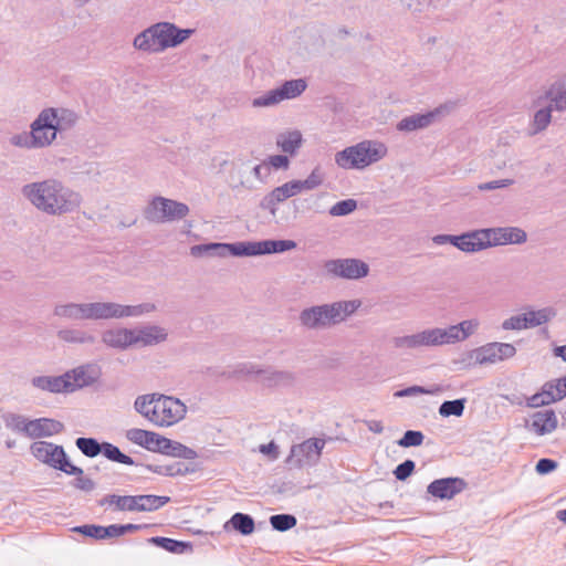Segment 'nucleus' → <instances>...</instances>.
Returning a JSON list of instances; mask_svg holds the SVG:
<instances>
[{"mask_svg": "<svg viewBox=\"0 0 566 566\" xmlns=\"http://www.w3.org/2000/svg\"><path fill=\"white\" fill-rule=\"evenodd\" d=\"M21 192L32 206L49 216L74 212L82 202L78 192L54 178L27 184L22 187Z\"/></svg>", "mask_w": 566, "mask_h": 566, "instance_id": "1", "label": "nucleus"}, {"mask_svg": "<svg viewBox=\"0 0 566 566\" xmlns=\"http://www.w3.org/2000/svg\"><path fill=\"white\" fill-rule=\"evenodd\" d=\"M360 304L359 300H352L314 305L302 310L298 319L307 329H321L344 322L358 310Z\"/></svg>", "mask_w": 566, "mask_h": 566, "instance_id": "2", "label": "nucleus"}, {"mask_svg": "<svg viewBox=\"0 0 566 566\" xmlns=\"http://www.w3.org/2000/svg\"><path fill=\"white\" fill-rule=\"evenodd\" d=\"M387 148L382 143L360 142L335 154V163L343 169H364L382 159Z\"/></svg>", "mask_w": 566, "mask_h": 566, "instance_id": "3", "label": "nucleus"}, {"mask_svg": "<svg viewBox=\"0 0 566 566\" xmlns=\"http://www.w3.org/2000/svg\"><path fill=\"white\" fill-rule=\"evenodd\" d=\"M56 139L51 118L43 108L30 125V132H22L10 137V144L25 149L45 148Z\"/></svg>", "mask_w": 566, "mask_h": 566, "instance_id": "4", "label": "nucleus"}, {"mask_svg": "<svg viewBox=\"0 0 566 566\" xmlns=\"http://www.w3.org/2000/svg\"><path fill=\"white\" fill-rule=\"evenodd\" d=\"M31 454L40 462L64 472L67 475H82L83 469L70 461L63 446L49 441H34L30 446Z\"/></svg>", "mask_w": 566, "mask_h": 566, "instance_id": "5", "label": "nucleus"}, {"mask_svg": "<svg viewBox=\"0 0 566 566\" xmlns=\"http://www.w3.org/2000/svg\"><path fill=\"white\" fill-rule=\"evenodd\" d=\"M189 207L180 201L161 196L154 197L144 209V217L153 223L178 221L186 218Z\"/></svg>", "mask_w": 566, "mask_h": 566, "instance_id": "6", "label": "nucleus"}, {"mask_svg": "<svg viewBox=\"0 0 566 566\" xmlns=\"http://www.w3.org/2000/svg\"><path fill=\"white\" fill-rule=\"evenodd\" d=\"M187 408L178 398L157 395L153 402L149 421L158 427H169L185 418Z\"/></svg>", "mask_w": 566, "mask_h": 566, "instance_id": "7", "label": "nucleus"}, {"mask_svg": "<svg viewBox=\"0 0 566 566\" xmlns=\"http://www.w3.org/2000/svg\"><path fill=\"white\" fill-rule=\"evenodd\" d=\"M307 87L305 78L285 81L276 88L270 90L252 101L253 107L274 106L285 99L300 96Z\"/></svg>", "mask_w": 566, "mask_h": 566, "instance_id": "8", "label": "nucleus"}, {"mask_svg": "<svg viewBox=\"0 0 566 566\" xmlns=\"http://www.w3.org/2000/svg\"><path fill=\"white\" fill-rule=\"evenodd\" d=\"M53 314L73 321L104 319V302L56 304Z\"/></svg>", "mask_w": 566, "mask_h": 566, "instance_id": "9", "label": "nucleus"}, {"mask_svg": "<svg viewBox=\"0 0 566 566\" xmlns=\"http://www.w3.org/2000/svg\"><path fill=\"white\" fill-rule=\"evenodd\" d=\"M324 446L325 440L318 438H310L300 444H294L291 448L286 463L297 469L305 465H315L321 458Z\"/></svg>", "mask_w": 566, "mask_h": 566, "instance_id": "10", "label": "nucleus"}, {"mask_svg": "<svg viewBox=\"0 0 566 566\" xmlns=\"http://www.w3.org/2000/svg\"><path fill=\"white\" fill-rule=\"evenodd\" d=\"M324 268L329 274L346 280H359L369 273V265L354 258L328 260Z\"/></svg>", "mask_w": 566, "mask_h": 566, "instance_id": "11", "label": "nucleus"}, {"mask_svg": "<svg viewBox=\"0 0 566 566\" xmlns=\"http://www.w3.org/2000/svg\"><path fill=\"white\" fill-rule=\"evenodd\" d=\"M451 108L452 105L442 104L427 113L406 116L397 123L396 128L399 132L406 133L427 128L448 115Z\"/></svg>", "mask_w": 566, "mask_h": 566, "instance_id": "12", "label": "nucleus"}, {"mask_svg": "<svg viewBox=\"0 0 566 566\" xmlns=\"http://www.w3.org/2000/svg\"><path fill=\"white\" fill-rule=\"evenodd\" d=\"M516 354V348L510 343H489L479 348L471 350L470 358L475 360V364H495L509 358Z\"/></svg>", "mask_w": 566, "mask_h": 566, "instance_id": "13", "label": "nucleus"}, {"mask_svg": "<svg viewBox=\"0 0 566 566\" xmlns=\"http://www.w3.org/2000/svg\"><path fill=\"white\" fill-rule=\"evenodd\" d=\"M294 240H262V241H242L243 256H258L274 253H283L296 248Z\"/></svg>", "mask_w": 566, "mask_h": 566, "instance_id": "14", "label": "nucleus"}, {"mask_svg": "<svg viewBox=\"0 0 566 566\" xmlns=\"http://www.w3.org/2000/svg\"><path fill=\"white\" fill-rule=\"evenodd\" d=\"M441 345L444 344L439 327L429 328L412 335L398 336L394 338V346L396 348L415 349L420 347Z\"/></svg>", "mask_w": 566, "mask_h": 566, "instance_id": "15", "label": "nucleus"}, {"mask_svg": "<svg viewBox=\"0 0 566 566\" xmlns=\"http://www.w3.org/2000/svg\"><path fill=\"white\" fill-rule=\"evenodd\" d=\"M190 254L193 258H206V256H243L242 241L226 243V242H209L195 244L190 248Z\"/></svg>", "mask_w": 566, "mask_h": 566, "instance_id": "16", "label": "nucleus"}, {"mask_svg": "<svg viewBox=\"0 0 566 566\" xmlns=\"http://www.w3.org/2000/svg\"><path fill=\"white\" fill-rule=\"evenodd\" d=\"M483 231L485 242H489L488 248L505 244H522L527 240L526 232L517 227L485 228Z\"/></svg>", "mask_w": 566, "mask_h": 566, "instance_id": "17", "label": "nucleus"}, {"mask_svg": "<svg viewBox=\"0 0 566 566\" xmlns=\"http://www.w3.org/2000/svg\"><path fill=\"white\" fill-rule=\"evenodd\" d=\"M468 483L459 476L436 479L427 486V492L434 499L451 500L464 491Z\"/></svg>", "mask_w": 566, "mask_h": 566, "instance_id": "18", "label": "nucleus"}, {"mask_svg": "<svg viewBox=\"0 0 566 566\" xmlns=\"http://www.w3.org/2000/svg\"><path fill=\"white\" fill-rule=\"evenodd\" d=\"M157 27L163 51L180 45L195 33L193 29H181L172 22H157Z\"/></svg>", "mask_w": 566, "mask_h": 566, "instance_id": "19", "label": "nucleus"}, {"mask_svg": "<svg viewBox=\"0 0 566 566\" xmlns=\"http://www.w3.org/2000/svg\"><path fill=\"white\" fill-rule=\"evenodd\" d=\"M70 376L71 392L94 385L102 376L97 364H85L66 371Z\"/></svg>", "mask_w": 566, "mask_h": 566, "instance_id": "20", "label": "nucleus"}, {"mask_svg": "<svg viewBox=\"0 0 566 566\" xmlns=\"http://www.w3.org/2000/svg\"><path fill=\"white\" fill-rule=\"evenodd\" d=\"M156 310L154 303H142L138 305H122L114 302H104V319L137 317Z\"/></svg>", "mask_w": 566, "mask_h": 566, "instance_id": "21", "label": "nucleus"}, {"mask_svg": "<svg viewBox=\"0 0 566 566\" xmlns=\"http://www.w3.org/2000/svg\"><path fill=\"white\" fill-rule=\"evenodd\" d=\"M45 111L56 136L73 129L80 120L78 113L66 107H46Z\"/></svg>", "mask_w": 566, "mask_h": 566, "instance_id": "22", "label": "nucleus"}, {"mask_svg": "<svg viewBox=\"0 0 566 566\" xmlns=\"http://www.w3.org/2000/svg\"><path fill=\"white\" fill-rule=\"evenodd\" d=\"M64 430V424L52 418H38L30 420L25 427V437L39 439L59 434Z\"/></svg>", "mask_w": 566, "mask_h": 566, "instance_id": "23", "label": "nucleus"}, {"mask_svg": "<svg viewBox=\"0 0 566 566\" xmlns=\"http://www.w3.org/2000/svg\"><path fill=\"white\" fill-rule=\"evenodd\" d=\"M33 387L52 394L71 392V381L69 374L60 376H36L31 379Z\"/></svg>", "mask_w": 566, "mask_h": 566, "instance_id": "24", "label": "nucleus"}, {"mask_svg": "<svg viewBox=\"0 0 566 566\" xmlns=\"http://www.w3.org/2000/svg\"><path fill=\"white\" fill-rule=\"evenodd\" d=\"M159 32L157 23H154L139 32L133 41V46L145 53H160L164 52L160 48Z\"/></svg>", "mask_w": 566, "mask_h": 566, "instance_id": "25", "label": "nucleus"}, {"mask_svg": "<svg viewBox=\"0 0 566 566\" xmlns=\"http://www.w3.org/2000/svg\"><path fill=\"white\" fill-rule=\"evenodd\" d=\"M168 333L164 327L157 325H147L138 329H133L134 345L154 346L167 340Z\"/></svg>", "mask_w": 566, "mask_h": 566, "instance_id": "26", "label": "nucleus"}, {"mask_svg": "<svg viewBox=\"0 0 566 566\" xmlns=\"http://www.w3.org/2000/svg\"><path fill=\"white\" fill-rule=\"evenodd\" d=\"M296 376L289 370H277L271 366L263 367L258 382L272 388L279 386H291L295 382Z\"/></svg>", "mask_w": 566, "mask_h": 566, "instance_id": "27", "label": "nucleus"}, {"mask_svg": "<svg viewBox=\"0 0 566 566\" xmlns=\"http://www.w3.org/2000/svg\"><path fill=\"white\" fill-rule=\"evenodd\" d=\"M479 323L473 319L462 321L457 325H450L447 328H440L443 344H454L467 339L478 327Z\"/></svg>", "mask_w": 566, "mask_h": 566, "instance_id": "28", "label": "nucleus"}, {"mask_svg": "<svg viewBox=\"0 0 566 566\" xmlns=\"http://www.w3.org/2000/svg\"><path fill=\"white\" fill-rule=\"evenodd\" d=\"M125 437L128 441L148 451L158 453L157 448L159 447V440H161L163 436L154 431L132 428L126 431Z\"/></svg>", "mask_w": 566, "mask_h": 566, "instance_id": "29", "label": "nucleus"}, {"mask_svg": "<svg viewBox=\"0 0 566 566\" xmlns=\"http://www.w3.org/2000/svg\"><path fill=\"white\" fill-rule=\"evenodd\" d=\"M483 229L472 230L459 234L457 247L460 251L474 253L488 249Z\"/></svg>", "mask_w": 566, "mask_h": 566, "instance_id": "30", "label": "nucleus"}, {"mask_svg": "<svg viewBox=\"0 0 566 566\" xmlns=\"http://www.w3.org/2000/svg\"><path fill=\"white\" fill-rule=\"evenodd\" d=\"M102 342L112 348L126 349L134 345L133 329L124 327L107 329L102 334Z\"/></svg>", "mask_w": 566, "mask_h": 566, "instance_id": "31", "label": "nucleus"}, {"mask_svg": "<svg viewBox=\"0 0 566 566\" xmlns=\"http://www.w3.org/2000/svg\"><path fill=\"white\" fill-rule=\"evenodd\" d=\"M157 450L158 453L186 460H192L198 457L197 452L193 449L182 444L181 442L168 439L164 436L161 437V440H159V447L157 448Z\"/></svg>", "mask_w": 566, "mask_h": 566, "instance_id": "32", "label": "nucleus"}, {"mask_svg": "<svg viewBox=\"0 0 566 566\" xmlns=\"http://www.w3.org/2000/svg\"><path fill=\"white\" fill-rule=\"evenodd\" d=\"M557 424L558 420L553 409L536 411L532 415V429L538 436L551 433Z\"/></svg>", "mask_w": 566, "mask_h": 566, "instance_id": "33", "label": "nucleus"}, {"mask_svg": "<svg viewBox=\"0 0 566 566\" xmlns=\"http://www.w3.org/2000/svg\"><path fill=\"white\" fill-rule=\"evenodd\" d=\"M147 542L172 554H185L192 552V544L186 541H178L165 536H153L147 538Z\"/></svg>", "mask_w": 566, "mask_h": 566, "instance_id": "34", "label": "nucleus"}, {"mask_svg": "<svg viewBox=\"0 0 566 566\" xmlns=\"http://www.w3.org/2000/svg\"><path fill=\"white\" fill-rule=\"evenodd\" d=\"M224 531L230 528L239 534L247 536L251 535L255 530L254 518L250 514L237 512L223 525Z\"/></svg>", "mask_w": 566, "mask_h": 566, "instance_id": "35", "label": "nucleus"}, {"mask_svg": "<svg viewBox=\"0 0 566 566\" xmlns=\"http://www.w3.org/2000/svg\"><path fill=\"white\" fill-rule=\"evenodd\" d=\"M146 470L164 475V476H182L189 473L195 472V468L189 467L184 462H174L171 464L166 465H157V464H142Z\"/></svg>", "mask_w": 566, "mask_h": 566, "instance_id": "36", "label": "nucleus"}, {"mask_svg": "<svg viewBox=\"0 0 566 566\" xmlns=\"http://www.w3.org/2000/svg\"><path fill=\"white\" fill-rule=\"evenodd\" d=\"M136 512H155L170 502L166 495L140 494L136 495Z\"/></svg>", "mask_w": 566, "mask_h": 566, "instance_id": "37", "label": "nucleus"}, {"mask_svg": "<svg viewBox=\"0 0 566 566\" xmlns=\"http://www.w3.org/2000/svg\"><path fill=\"white\" fill-rule=\"evenodd\" d=\"M303 137L298 130L281 133L276 137L277 147L291 156L295 155L302 146Z\"/></svg>", "mask_w": 566, "mask_h": 566, "instance_id": "38", "label": "nucleus"}, {"mask_svg": "<svg viewBox=\"0 0 566 566\" xmlns=\"http://www.w3.org/2000/svg\"><path fill=\"white\" fill-rule=\"evenodd\" d=\"M62 342L71 344H94L96 338L91 333L80 328H63L57 332Z\"/></svg>", "mask_w": 566, "mask_h": 566, "instance_id": "39", "label": "nucleus"}, {"mask_svg": "<svg viewBox=\"0 0 566 566\" xmlns=\"http://www.w3.org/2000/svg\"><path fill=\"white\" fill-rule=\"evenodd\" d=\"M107 460L125 465H139L132 457L123 453L120 449L108 442L103 441L102 453Z\"/></svg>", "mask_w": 566, "mask_h": 566, "instance_id": "40", "label": "nucleus"}, {"mask_svg": "<svg viewBox=\"0 0 566 566\" xmlns=\"http://www.w3.org/2000/svg\"><path fill=\"white\" fill-rule=\"evenodd\" d=\"M557 312L554 307L547 306L539 310H531L526 315L528 328H534L546 324L556 316Z\"/></svg>", "mask_w": 566, "mask_h": 566, "instance_id": "41", "label": "nucleus"}, {"mask_svg": "<svg viewBox=\"0 0 566 566\" xmlns=\"http://www.w3.org/2000/svg\"><path fill=\"white\" fill-rule=\"evenodd\" d=\"M76 448L87 458H95L102 453L103 441L96 438L80 437L75 440Z\"/></svg>", "mask_w": 566, "mask_h": 566, "instance_id": "42", "label": "nucleus"}, {"mask_svg": "<svg viewBox=\"0 0 566 566\" xmlns=\"http://www.w3.org/2000/svg\"><path fill=\"white\" fill-rule=\"evenodd\" d=\"M324 175L321 171L319 167H315L312 172L304 180L294 179V186L297 192H302L303 190H313L319 187L323 184Z\"/></svg>", "mask_w": 566, "mask_h": 566, "instance_id": "43", "label": "nucleus"}, {"mask_svg": "<svg viewBox=\"0 0 566 566\" xmlns=\"http://www.w3.org/2000/svg\"><path fill=\"white\" fill-rule=\"evenodd\" d=\"M467 398H459L454 400H446L439 407V413L443 418L451 416L461 417L464 412Z\"/></svg>", "mask_w": 566, "mask_h": 566, "instance_id": "44", "label": "nucleus"}, {"mask_svg": "<svg viewBox=\"0 0 566 566\" xmlns=\"http://www.w3.org/2000/svg\"><path fill=\"white\" fill-rule=\"evenodd\" d=\"M269 521L272 528L277 532L290 531L297 524V518L287 513L272 515Z\"/></svg>", "mask_w": 566, "mask_h": 566, "instance_id": "45", "label": "nucleus"}, {"mask_svg": "<svg viewBox=\"0 0 566 566\" xmlns=\"http://www.w3.org/2000/svg\"><path fill=\"white\" fill-rule=\"evenodd\" d=\"M555 109L553 105H548L544 108L538 109L534 114L533 118V132L532 134H538L547 128L552 120V112Z\"/></svg>", "mask_w": 566, "mask_h": 566, "instance_id": "46", "label": "nucleus"}, {"mask_svg": "<svg viewBox=\"0 0 566 566\" xmlns=\"http://www.w3.org/2000/svg\"><path fill=\"white\" fill-rule=\"evenodd\" d=\"M2 419L8 429L14 432L23 433L25 436V427L29 424L30 420L24 416L14 412H8L2 416Z\"/></svg>", "mask_w": 566, "mask_h": 566, "instance_id": "47", "label": "nucleus"}, {"mask_svg": "<svg viewBox=\"0 0 566 566\" xmlns=\"http://www.w3.org/2000/svg\"><path fill=\"white\" fill-rule=\"evenodd\" d=\"M545 98L551 101V105H553L555 111L562 112L566 109V90L552 84L545 92Z\"/></svg>", "mask_w": 566, "mask_h": 566, "instance_id": "48", "label": "nucleus"}, {"mask_svg": "<svg viewBox=\"0 0 566 566\" xmlns=\"http://www.w3.org/2000/svg\"><path fill=\"white\" fill-rule=\"evenodd\" d=\"M424 434L419 430H407L403 436L397 441L401 448L419 447L423 443Z\"/></svg>", "mask_w": 566, "mask_h": 566, "instance_id": "49", "label": "nucleus"}, {"mask_svg": "<svg viewBox=\"0 0 566 566\" xmlns=\"http://www.w3.org/2000/svg\"><path fill=\"white\" fill-rule=\"evenodd\" d=\"M356 208L357 201L355 199H344L332 206L329 213L334 217H343L350 214L356 210Z\"/></svg>", "mask_w": 566, "mask_h": 566, "instance_id": "50", "label": "nucleus"}, {"mask_svg": "<svg viewBox=\"0 0 566 566\" xmlns=\"http://www.w3.org/2000/svg\"><path fill=\"white\" fill-rule=\"evenodd\" d=\"M441 388L439 386L434 387L433 389H428L422 386L413 385L403 389H400L395 392V397H411L416 395H434L437 392H440Z\"/></svg>", "mask_w": 566, "mask_h": 566, "instance_id": "51", "label": "nucleus"}, {"mask_svg": "<svg viewBox=\"0 0 566 566\" xmlns=\"http://www.w3.org/2000/svg\"><path fill=\"white\" fill-rule=\"evenodd\" d=\"M157 396V394H151V395H143V396H138L135 400V403H134V407L136 409L137 412H139L140 415H143L145 418H147L149 420V412H150V409H151V405L153 402L155 401V397Z\"/></svg>", "mask_w": 566, "mask_h": 566, "instance_id": "52", "label": "nucleus"}, {"mask_svg": "<svg viewBox=\"0 0 566 566\" xmlns=\"http://www.w3.org/2000/svg\"><path fill=\"white\" fill-rule=\"evenodd\" d=\"M502 328L505 331H521L528 328L525 313L506 318L502 323Z\"/></svg>", "mask_w": 566, "mask_h": 566, "instance_id": "53", "label": "nucleus"}, {"mask_svg": "<svg viewBox=\"0 0 566 566\" xmlns=\"http://www.w3.org/2000/svg\"><path fill=\"white\" fill-rule=\"evenodd\" d=\"M136 495H117L113 511L136 512Z\"/></svg>", "mask_w": 566, "mask_h": 566, "instance_id": "54", "label": "nucleus"}, {"mask_svg": "<svg viewBox=\"0 0 566 566\" xmlns=\"http://www.w3.org/2000/svg\"><path fill=\"white\" fill-rule=\"evenodd\" d=\"M416 470V463L411 459H407L399 463L394 470V475L398 481H406Z\"/></svg>", "mask_w": 566, "mask_h": 566, "instance_id": "55", "label": "nucleus"}, {"mask_svg": "<svg viewBox=\"0 0 566 566\" xmlns=\"http://www.w3.org/2000/svg\"><path fill=\"white\" fill-rule=\"evenodd\" d=\"M262 369H263V367L260 365L252 364V363H244V364L238 365V367L234 370V375L250 376V377H253V379L255 381H258Z\"/></svg>", "mask_w": 566, "mask_h": 566, "instance_id": "56", "label": "nucleus"}, {"mask_svg": "<svg viewBox=\"0 0 566 566\" xmlns=\"http://www.w3.org/2000/svg\"><path fill=\"white\" fill-rule=\"evenodd\" d=\"M282 202L280 197L276 195V191L273 189L268 195H265L260 201V208L263 210H268L272 216H275L277 210V203Z\"/></svg>", "mask_w": 566, "mask_h": 566, "instance_id": "57", "label": "nucleus"}, {"mask_svg": "<svg viewBox=\"0 0 566 566\" xmlns=\"http://www.w3.org/2000/svg\"><path fill=\"white\" fill-rule=\"evenodd\" d=\"M73 531L78 533V534H81V535H83V536L91 537V538L99 541L101 539L102 525L84 524V525L75 526L73 528Z\"/></svg>", "mask_w": 566, "mask_h": 566, "instance_id": "58", "label": "nucleus"}, {"mask_svg": "<svg viewBox=\"0 0 566 566\" xmlns=\"http://www.w3.org/2000/svg\"><path fill=\"white\" fill-rule=\"evenodd\" d=\"M558 467L556 460L549 458H542L536 462L535 471L539 475H546L554 472Z\"/></svg>", "mask_w": 566, "mask_h": 566, "instance_id": "59", "label": "nucleus"}, {"mask_svg": "<svg viewBox=\"0 0 566 566\" xmlns=\"http://www.w3.org/2000/svg\"><path fill=\"white\" fill-rule=\"evenodd\" d=\"M274 190L276 191V195L280 197L282 202L298 193L293 180L274 188Z\"/></svg>", "mask_w": 566, "mask_h": 566, "instance_id": "60", "label": "nucleus"}, {"mask_svg": "<svg viewBox=\"0 0 566 566\" xmlns=\"http://www.w3.org/2000/svg\"><path fill=\"white\" fill-rule=\"evenodd\" d=\"M75 479L73 480L72 484L75 489H78L84 492H92L96 488V483L87 478L82 475H74Z\"/></svg>", "mask_w": 566, "mask_h": 566, "instance_id": "61", "label": "nucleus"}, {"mask_svg": "<svg viewBox=\"0 0 566 566\" xmlns=\"http://www.w3.org/2000/svg\"><path fill=\"white\" fill-rule=\"evenodd\" d=\"M264 165L268 167H273L274 169H287L290 166V159L285 155H272L264 161Z\"/></svg>", "mask_w": 566, "mask_h": 566, "instance_id": "62", "label": "nucleus"}, {"mask_svg": "<svg viewBox=\"0 0 566 566\" xmlns=\"http://www.w3.org/2000/svg\"><path fill=\"white\" fill-rule=\"evenodd\" d=\"M275 493L277 494H291L294 495L300 492V488L293 481H281L273 485Z\"/></svg>", "mask_w": 566, "mask_h": 566, "instance_id": "63", "label": "nucleus"}, {"mask_svg": "<svg viewBox=\"0 0 566 566\" xmlns=\"http://www.w3.org/2000/svg\"><path fill=\"white\" fill-rule=\"evenodd\" d=\"M542 397L544 398L545 402L547 405H551V403H554V402H557V398H556V395L554 392V388H553V385L549 381H546L542 388H541V391H538Z\"/></svg>", "mask_w": 566, "mask_h": 566, "instance_id": "64", "label": "nucleus"}]
</instances>
